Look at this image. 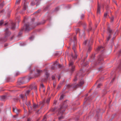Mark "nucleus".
I'll use <instances>...</instances> for the list:
<instances>
[{
    "instance_id": "nucleus-40",
    "label": "nucleus",
    "mask_w": 121,
    "mask_h": 121,
    "mask_svg": "<svg viewBox=\"0 0 121 121\" xmlns=\"http://www.w3.org/2000/svg\"><path fill=\"white\" fill-rule=\"evenodd\" d=\"M20 0H17L16 2V4H18L20 2Z\"/></svg>"
},
{
    "instance_id": "nucleus-45",
    "label": "nucleus",
    "mask_w": 121,
    "mask_h": 121,
    "mask_svg": "<svg viewBox=\"0 0 121 121\" xmlns=\"http://www.w3.org/2000/svg\"><path fill=\"white\" fill-rule=\"evenodd\" d=\"M1 98L2 99H4L5 98H6V96H3L1 97Z\"/></svg>"
},
{
    "instance_id": "nucleus-13",
    "label": "nucleus",
    "mask_w": 121,
    "mask_h": 121,
    "mask_svg": "<svg viewBox=\"0 0 121 121\" xmlns=\"http://www.w3.org/2000/svg\"><path fill=\"white\" fill-rule=\"evenodd\" d=\"M100 7L99 5L98 4L97 11V13L98 14H99L100 13Z\"/></svg>"
},
{
    "instance_id": "nucleus-5",
    "label": "nucleus",
    "mask_w": 121,
    "mask_h": 121,
    "mask_svg": "<svg viewBox=\"0 0 121 121\" xmlns=\"http://www.w3.org/2000/svg\"><path fill=\"white\" fill-rule=\"evenodd\" d=\"M103 61V57L102 55H99L98 57V60L96 63V64H98L101 63Z\"/></svg>"
},
{
    "instance_id": "nucleus-60",
    "label": "nucleus",
    "mask_w": 121,
    "mask_h": 121,
    "mask_svg": "<svg viewBox=\"0 0 121 121\" xmlns=\"http://www.w3.org/2000/svg\"><path fill=\"white\" fill-rule=\"evenodd\" d=\"M59 10V8L57 7L55 9V10L56 11H57Z\"/></svg>"
},
{
    "instance_id": "nucleus-39",
    "label": "nucleus",
    "mask_w": 121,
    "mask_h": 121,
    "mask_svg": "<svg viewBox=\"0 0 121 121\" xmlns=\"http://www.w3.org/2000/svg\"><path fill=\"white\" fill-rule=\"evenodd\" d=\"M41 24V23H35V26H34V27H32V28H33L36 26L38 25H40V24Z\"/></svg>"
},
{
    "instance_id": "nucleus-51",
    "label": "nucleus",
    "mask_w": 121,
    "mask_h": 121,
    "mask_svg": "<svg viewBox=\"0 0 121 121\" xmlns=\"http://www.w3.org/2000/svg\"><path fill=\"white\" fill-rule=\"evenodd\" d=\"M70 44L72 42H73V40H72V38L70 39Z\"/></svg>"
},
{
    "instance_id": "nucleus-58",
    "label": "nucleus",
    "mask_w": 121,
    "mask_h": 121,
    "mask_svg": "<svg viewBox=\"0 0 121 121\" xmlns=\"http://www.w3.org/2000/svg\"><path fill=\"white\" fill-rule=\"evenodd\" d=\"M114 79H115L114 78H113V79L112 80L111 82H112L114 81Z\"/></svg>"
},
{
    "instance_id": "nucleus-57",
    "label": "nucleus",
    "mask_w": 121,
    "mask_h": 121,
    "mask_svg": "<svg viewBox=\"0 0 121 121\" xmlns=\"http://www.w3.org/2000/svg\"><path fill=\"white\" fill-rule=\"evenodd\" d=\"M61 87V86H58L57 89H59L60 87Z\"/></svg>"
},
{
    "instance_id": "nucleus-2",
    "label": "nucleus",
    "mask_w": 121,
    "mask_h": 121,
    "mask_svg": "<svg viewBox=\"0 0 121 121\" xmlns=\"http://www.w3.org/2000/svg\"><path fill=\"white\" fill-rule=\"evenodd\" d=\"M84 82L85 81L84 80L82 79L76 85L69 84V91H73L75 88L81 86L84 83Z\"/></svg>"
},
{
    "instance_id": "nucleus-11",
    "label": "nucleus",
    "mask_w": 121,
    "mask_h": 121,
    "mask_svg": "<svg viewBox=\"0 0 121 121\" xmlns=\"http://www.w3.org/2000/svg\"><path fill=\"white\" fill-rule=\"evenodd\" d=\"M20 98L23 100H25L27 99V96H25V95L22 94L20 95Z\"/></svg>"
},
{
    "instance_id": "nucleus-30",
    "label": "nucleus",
    "mask_w": 121,
    "mask_h": 121,
    "mask_svg": "<svg viewBox=\"0 0 121 121\" xmlns=\"http://www.w3.org/2000/svg\"><path fill=\"white\" fill-rule=\"evenodd\" d=\"M50 98H47L46 101V103L47 104H49V103Z\"/></svg>"
},
{
    "instance_id": "nucleus-28",
    "label": "nucleus",
    "mask_w": 121,
    "mask_h": 121,
    "mask_svg": "<svg viewBox=\"0 0 121 121\" xmlns=\"http://www.w3.org/2000/svg\"><path fill=\"white\" fill-rule=\"evenodd\" d=\"M85 17V15L84 14H82L80 16V18L81 20L83 19Z\"/></svg>"
},
{
    "instance_id": "nucleus-7",
    "label": "nucleus",
    "mask_w": 121,
    "mask_h": 121,
    "mask_svg": "<svg viewBox=\"0 0 121 121\" xmlns=\"http://www.w3.org/2000/svg\"><path fill=\"white\" fill-rule=\"evenodd\" d=\"M93 42L92 39H91L89 40H86L83 43V44L86 45V43H88L89 45L91 44Z\"/></svg>"
},
{
    "instance_id": "nucleus-24",
    "label": "nucleus",
    "mask_w": 121,
    "mask_h": 121,
    "mask_svg": "<svg viewBox=\"0 0 121 121\" xmlns=\"http://www.w3.org/2000/svg\"><path fill=\"white\" fill-rule=\"evenodd\" d=\"M15 24L13 23H12V29L14 30L15 28Z\"/></svg>"
},
{
    "instance_id": "nucleus-55",
    "label": "nucleus",
    "mask_w": 121,
    "mask_h": 121,
    "mask_svg": "<svg viewBox=\"0 0 121 121\" xmlns=\"http://www.w3.org/2000/svg\"><path fill=\"white\" fill-rule=\"evenodd\" d=\"M26 8V6L25 5H24V10H25Z\"/></svg>"
},
{
    "instance_id": "nucleus-37",
    "label": "nucleus",
    "mask_w": 121,
    "mask_h": 121,
    "mask_svg": "<svg viewBox=\"0 0 121 121\" xmlns=\"http://www.w3.org/2000/svg\"><path fill=\"white\" fill-rule=\"evenodd\" d=\"M64 95H61L60 98L59 99V100H61L62 99H63L64 98Z\"/></svg>"
},
{
    "instance_id": "nucleus-34",
    "label": "nucleus",
    "mask_w": 121,
    "mask_h": 121,
    "mask_svg": "<svg viewBox=\"0 0 121 121\" xmlns=\"http://www.w3.org/2000/svg\"><path fill=\"white\" fill-rule=\"evenodd\" d=\"M78 74L75 76V77L74 78V79L73 80L75 82H76L77 81V78H78Z\"/></svg>"
},
{
    "instance_id": "nucleus-63",
    "label": "nucleus",
    "mask_w": 121,
    "mask_h": 121,
    "mask_svg": "<svg viewBox=\"0 0 121 121\" xmlns=\"http://www.w3.org/2000/svg\"><path fill=\"white\" fill-rule=\"evenodd\" d=\"M113 1L114 2V3H115L117 5V4L116 3V1H115L114 0H113Z\"/></svg>"
},
{
    "instance_id": "nucleus-52",
    "label": "nucleus",
    "mask_w": 121,
    "mask_h": 121,
    "mask_svg": "<svg viewBox=\"0 0 121 121\" xmlns=\"http://www.w3.org/2000/svg\"><path fill=\"white\" fill-rule=\"evenodd\" d=\"M40 11V9H39V10H38L36 12H35V13H39V11Z\"/></svg>"
},
{
    "instance_id": "nucleus-25",
    "label": "nucleus",
    "mask_w": 121,
    "mask_h": 121,
    "mask_svg": "<svg viewBox=\"0 0 121 121\" xmlns=\"http://www.w3.org/2000/svg\"><path fill=\"white\" fill-rule=\"evenodd\" d=\"M64 110H62V107H61L59 109V113H62L63 112V111Z\"/></svg>"
},
{
    "instance_id": "nucleus-35",
    "label": "nucleus",
    "mask_w": 121,
    "mask_h": 121,
    "mask_svg": "<svg viewBox=\"0 0 121 121\" xmlns=\"http://www.w3.org/2000/svg\"><path fill=\"white\" fill-rule=\"evenodd\" d=\"M45 74H46V77H47V78H46V80H47V79L48 78V77L49 75V74L47 72H46V73Z\"/></svg>"
},
{
    "instance_id": "nucleus-23",
    "label": "nucleus",
    "mask_w": 121,
    "mask_h": 121,
    "mask_svg": "<svg viewBox=\"0 0 121 121\" xmlns=\"http://www.w3.org/2000/svg\"><path fill=\"white\" fill-rule=\"evenodd\" d=\"M111 34H109L108 36L107 37L106 40L107 41H109L111 37Z\"/></svg>"
},
{
    "instance_id": "nucleus-27",
    "label": "nucleus",
    "mask_w": 121,
    "mask_h": 121,
    "mask_svg": "<svg viewBox=\"0 0 121 121\" xmlns=\"http://www.w3.org/2000/svg\"><path fill=\"white\" fill-rule=\"evenodd\" d=\"M119 65L118 67V68L121 69V60H120L119 61Z\"/></svg>"
},
{
    "instance_id": "nucleus-31",
    "label": "nucleus",
    "mask_w": 121,
    "mask_h": 121,
    "mask_svg": "<svg viewBox=\"0 0 121 121\" xmlns=\"http://www.w3.org/2000/svg\"><path fill=\"white\" fill-rule=\"evenodd\" d=\"M45 101L44 100H43L42 102H40V104H42V107L43 106V105L45 103Z\"/></svg>"
},
{
    "instance_id": "nucleus-10",
    "label": "nucleus",
    "mask_w": 121,
    "mask_h": 121,
    "mask_svg": "<svg viewBox=\"0 0 121 121\" xmlns=\"http://www.w3.org/2000/svg\"><path fill=\"white\" fill-rule=\"evenodd\" d=\"M11 34V32L8 30V29H7L6 30L5 35V36L6 37H7L9 36Z\"/></svg>"
},
{
    "instance_id": "nucleus-56",
    "label": "nucleus",
    "mask_w": 121,
    "mask_h": 121,
    "mask_svg": "<svg viewBox=\"0 0 121 121\" xmlns=\"http://www.w3.org/2000/svg\"><path fill=\"white\" fill-rule=\"evenodd\" d=\"M52 78L53 80H54L55 79V77L54 76H52Z\"/></svg>"
},
{
    "instance_id": "nucleus-20",
    "label": "nucleus",
    "mask_w": 121,
    "mask_h": 121,
    "mask_svg": "<svg viewBox=\"0 0 121 121\" xmlns=\"http://www.w3.org/2000/svg\"><path fill=\"white\" fill-rule=\"evenodd\" d=\"M57 62L56 61L53 64V65H52V69H54L55 68V66L56 65V64L57 63Z\"/></svg>"
},
{
    "instance_id": "nucleus-14",
    "label": "nucleus",
    "mask_w": 121,
    "mask_h": 121,
    "mask_svg": "<svg viewBox=\"0 0 121 121\" xmlns=\"http://www.w3.org/2000/svg\"><path fill=\"white\" fill-rule=\"evenodd\" d=\"M107 31L108 33H110L109 34H111V35L114 32V31L112 30L109 27H108V28Z\"/></svg>"
},
{
    "instance_id": "nucleus-49",
    "label": "nucleus",
    "mask_w": 121,
    "mask_h": 121,
    "mask_svg": "<svg viewBox=\"0 0 121 121\" xmlns=\"http://www.w3.org/2000/svg\"><path fill=\"white\" fill-rule=\"evenodd\" d=\"M114 17H112L110 18V19L111 20V21L112 22L113 20H114Z\"/></svg>"
},
{
    "instance_id": "nucleus-15",
    "label": "nucleus",
    "mask_w": 121,
    "mask_h": 121,
    "mask_svg": "<svg viewBox=\"0 0 121 121\" xmlns=\"http://www.w3.org/2000/svg\"><path fill=\"white\" fill-rule=\"evenodd\" d=\"M41 72V70H37V73L35 74V76L36 77L38 76L39 75L40 73Z\"/></svg>"
},
{
    "instance_id": "nucleus-32",
    "label": "nucleus",
    "mask_w": 121,
    "mask_h": 121,
    "mask_svg": "<svg viewBox=\"0 0 121 121\" xmlns=\"http://www.w3.org/2000/svg\"><path fill=\"white\" fill-rule=\"evenodd\" d=\"M4 5V3H1L0 4V9L2 8L3 6Z\"/></svg>"
},
{
    "instance_id": "nucleus-33",
    "label": "nucleus",
    "mask_w": 121,
    "mask_h": 121,
    "mask_svg": "<svg viewBox=\"0 0 121 121\" xmlns=\"http://www.w3.org/2000/svg\"><path fill=\"white\" fill-rule=\"evenodd\" d=\"M102 84L101 83H99L97 86V88H99L102 86Z\"/></svg>"
},
{
    "instance_id": "nucleus-38",
    "label": "nucleus",
    "mask_w": 121,
    "mask_h": 121,
    "mask_svg": "<svg viewBox=\"0 0 121 121\" xmlns=\"http://www.w3.org/2000/svg\"><path fill=\"white\" fill-rule=\"evenodd\" d=\"M91 49H92L91 47V46H89L88 49V52H90L91 51Z\"/></svg>"
},
{
    "instance_id": "nucleus-18",
    "label": "nucleus",
    "mask_w": 121,
    "mask_h": 121,
    "mask_svg": "<svg viewBox=\"0 0 121 121\" xmlns=\"http://www.w3.org/2000/svg\"><path fill=\"white\" fill-rule=\"evenodd\" d=\"M58 120L60 121L61 120L64 119V116H63L62 115L60 116H59L58 115Z\"/></svg>"
},
{
    "instance_id": "nucleus-3",
    "label": "nucleus",
    "mask_w": 121,
    "mask_h": 121,
    "mask_svg": "<svg viewBox=\"0 0 121 121\" xmlns=\"http://www.w3.org/2000/svg\"><path fill=\"white\" fill-rule=\"evenodd\" d=\"M28 24H26L23 27V28L22 29V30H24L25 31H27L31 29Z\"/></svg>"
},
{
    "instance_id": "nucleus-1",
    "label": "nucleus",
    "mask_w": 121,
    "mask_h": 121,
    "mask_svg": "<svg viewBox=\"0 0 121 121\" xmlns=\"http://www.w3.org/2000/svg\"><path fill=\"white\" fill-rule=\"evenodd\" d=\"M73 41L74 44L73 46L72 49L73 50L75 53L74 56H73V53L71 54V57H70V60L69 63V73H70V75H72L74 71L75 66L74 65V63L75 60L77 58V55L76 54V46L77 44V40L76 36L74 35L73 37Z\"/></svg>"
},
{
    "instance_id": "nucleus-12",
    "label": "nucleus",
    "mask_w": 121,
    "mask_h": 121,
    "mask_svg": "<svg viewBox=\"0 0 121 121\" xmlns=\"http://www.w3.org/2000/svg\"><path fill=\"white\" fill-rule=\"evenodd\" d=\"M86 58H85L84 59L82 60L81 62V64L82 65L85 66L88 63V62L87 61L85 62V59H86Z\"/></svg>"
},
{
    "instance_id": "nucleus-9",
    "label": "nucleus",
    "mask_w": 121,
    "mask_h": 121,
    "mask_svg": "<svg viewBox=\"0 0 121 121\" xmlns=\"http://www.w3.org/2000/svg\"><path fill=\"white\" fill-rule=\"evenodd\" d=\"M13 111L14 112L17 113H21V110L17 109L15 107L13 108Z\"/></svg>"
},
{
    "instance_id": "nucleus-64",
    "label": "nucleus",
    "mask_w": 121,
    "mask_h": 121,
    "mask_svg": "<svg viewBox=\"0 0 121 121\" xmlns=\"http://www.w3.org/2000/svg\"><path fill=\"white\" fill-rule=\"evenodd\" d=\"M60 76H59L58 78V80H59L60 79Z\"/></svg>"
},
{
    "instance_id": "nucleus-53",
    "label": "nucleus",
    "mask_w": 121,
    "mask_h": 121,
    "mask_svg": "<svg viewBox=\"0 0 121 121\" xmlns=\"http://www.w3.org/2000/svg\"><path fill=\"white\" fill-rule=\"evenodd\" d=\"M57 101L55 100L54 101V102L53 104H55V105H56L57 103Z\"/></svg>"
},
{
    "instance_id": "nucleus-44",
    "label": "nucleus",
    "mask_w": 121,
    "mask_h": 121,
    "mask_svg": "<svg viewBox=\"0 0 121 121\" xmlns=\"http://www.w3.org/2000/svg\"><path fill=\"white\" fill-rule=\"evenodd\" d=\"M48 8V6H47L46 7H44L43 9L45 11L46 9H47Z\"/></svg>"
},
{
    "instance_id": "nucleus-29",
    "label": "nucleus",
    "mask_w": 121,
    "mask_h": 121,
    "mask_svg": "<svg viewBox=\"0 0 121 121\" xmlns=\"http://www.w3.org/2000/svg\"><path fill=\"white\" fill-rule=\"evenodd\" d=\"M47 117V115H45L43 118V120H42V121H46V118Z\"/></svg>"
},
{
    "instance_id": "nucleus-8",
    "label": "nucleus",
    "mask_w": 121,
    "mask_h": 121,
    "mask_svg": "<svg viewBox=\"0 0 121 121\" xmlns=\"http://www.w3.org/2000/svg\"><path fill=\"white\" fill-rule=\"evenodd\" d=\"M81 25L83 26L84 29H85L86 25L85 22H82L81 21H80L77 24V26H80Z\"/></svg>"
},
{
    "instance_id": "nucleus-19",
    "label": "nucleus",
    "mask_w": 121,
    "mask_h": 121,
    "mask_svg": "<svg viewBox=\"0 0 121 121\" xmlns=\"http://www.w3.org/2000/svg\"><path fill=\"white\" fill-rule=\"evenodd\" d=\"M90 97L91 96L89 97L87 99L86 98H85V100H86V101L84 102V104L85 103L87 100H88L89 101H90L92 99V98H90Z\"/></svg>"
},
{
    "instance_id": "nucleus-43",
    "label": "nucleus",
    "mask_w": 121,
    "mask_h": 121,
    "mask_svg": "<svg viewBox=\"0 0 121 121\" xmlns=\"http://www.w3.org/2000/svg\"><path fill=\"white\" fill-rule=\"evenodd\" d=\"M37 89V87L36 86H35L33 87L32 89H34L36 91V90Z\"/></svg>"
},
{
    "instance_id": "nucleus-6",
    "label": "nucleus",
    "mask_w": 121,
    "mask_h": 121,
    "mask_svg": "<svg viewBox=\"0 0 121 121\" xmlns=\"http://www.w3.org/2000/svg\"><path fill=\"white\" fill-rule=\"evenodd\" d=\"M27 77L24 78L20 79L19 81V83L20 84H23L26 82L25 81L27 80Z\"/></svg>"
},
{
    "instance_id": "nucleus-41",
    "label": "nucleus",
    "mask_w": 121,
    "mask_h": 121,
    "mask_svg": "<svg viewBox=\"0 0 121 121\" xmlns=\"http://www.w3.org/2000/svg\"><path fill=\"white\" fill-rule=\"evenodd\" d=\"M4 23V21L3 20H1L0 21V26H1Z\"/></svg>"
},
{
    "instance_id": "nucleus-17",
    "label": "nucleus",
    "mask_w": 121,
    "mask_h": 121,
    "mask_svg": "<svg viewBox=\"0 0 121 121\" xmlns=\"http://www.w3.org/2000/svg\"><path fill=\"white\" fill-rule=\"evenodd\" d=\"M32 109H35L39 107V106L35 104H33V107H32Z\"/></svg>"
},
{
    "instance_id": "nucleus-4",
    "label": "nucleus",
    "mask_w": 121,
    "mask_h": 121,
    "mask_svg": "<svg viewBox=\"0 0 121 121\" xmlns=\"http://www.w3.org/2000/svg\"><path fill=\"white\" fill-rule=\"evenodd\" d=\"M25 103L27 106L29 110H30L32 109V106H31L30 104V100H26Z\"/></svg>"
},
{
    "instance_id": "nucleus-54",
    "label": "nucleus",
    "mask_w": 121,
    "mask_h": 121,
    "mask_svg": "<svg viewBox=\"0 0 121 121\" xmlns=\"http://www.w3.org/2000/svg\"><path fill=\"white\" fill-rule=\"evenodd\" d=\"M104 79V78L103 77H101L100 79V81H101L102 80H103Z\"/></svg>"
},
{
    "instance_id": "nucleus-21",
    "label": "nucleus",
    "mask_w": 121,
    "mask_h": 121,
    "mask_svg": "<svg viewBox=\"0 0 121 121\" xmlns=\"http://www.w3.org/2000/svg\"><path fill=\"white\" fill-rule=\"evenodd\" d=\"M40 88L42 89L43 90V91L44 92L45 91V90L44 88V86L43 84H42L41 85Z\"/></svg>"
},
{
    "instance_id": "nucleus-62",
    "label": "nucleus",
    "mask_w": 121,
    "mask_h": 121,
    "mask_svg": "<svg viewBox=\"0 0 121 121\" xmlns=\"http://www.w3.org/2000/svg\"><path fill=\"white\" fill-rule=\"evenodd\" d=\"M121 53V49L119 51V55Z\"/></svg>"
},
{
    "instance_id": "nucleus-22",
    "label": "nucleus",
    "mask_w": 121,
    "mask_h": 121,
    "mask_svg": "<svg viewBox=\"0 0 121 121\" xmlns=\"http://www.w3.org/2000/svg\"><path fill=\"white\" fill-rule=\"evenodd\" d=\"M30 91L29 90H28L25 93V96H27V95H28L29 94Z\"/></svg>"
},
{
    "instance_id": "nucleus-48",
    "label": "nucleus",
    "mask_w": 121,
    "mask_h": 121,
    "mask_svg": "<svg viewBox=\"0 0 121 121\" xmlns=\"http://www.w3.org/2000/svg\"><path fill=\"white\" fill-rule=\"evenodd\" d=\"M102 48V47H98V48L97 49V50L98 51H99L100 50V49L101 48Z\"/></svg>"
},
{
    "instance_id": "nucleus-59",
    "label": "nucleus",
    "mask_w": 121,
    "mask_h": 121,
    "mask_svg": "<svg viewBox=\"0 0 121 121\" xmlns=\"http://www.w3.org/2000/svg\"><path fill=\"white\" fill-rule=\"evenodd\" d=\"M31 120L30 119L28 118L27 119V121H31Z\"/></svg>"
},
{
    "instance_id": "nucleus-42",
    "label": "nucleus",
    "mask_w": 121,
    "mask_h": 121,
    "mask_svg": "<svg viewBox=\"0 0 121 121\" xmlns=\"http://www.w3.org/2000/svg\"><path fill=\"white\" fill-rule=\"evenodd\" d=\"M107 15L108 13H105L104 15V17L105 18H106Z\"/></svg>"
},
{
    "instance_id": "nucleus-26",
    "label": "nucleus",
    "mask_w": 121,
    "mask_h": 121,
    "mask_svg": "<svg viewBox=\"0 0 121 121\" xmlns=\"http://www.w3.org/2000/svg\"><path fill=\"white\" fill-rule=\"evenodd\" d=\"M18 114H16V115H14L12 117L13 119L14 120L16 119L18 116Z\"/></svg>"
},
{
    "instance_id": "nucleus-61",
    "label": "nucleus",
    "mask_w": 121,
    "mask_h": 121,
    "mask_svg": "<svg viewBox=\"0 0 121 121\" xmlns=\"http://www.w3.org/2000/svg\"><path fill=\"white\" fill-rule=\"evenodd\" d=\"M58 66L60 68L61 67V65H58Z\"/></svg>"
},
{
    "instance_id": "nucleus-47",
    "label": "nucleus",
    "mask_w": 121,
    "mask_h": 121,
    "mask_svg": "<svg viewBox=\"0 0 121 121\" xmlns=\"http://www.w3.org/2000/svg\"><path fill=\"white\" fill-rule=\"evenodd\" d=\"M55 108H52L51 109V111L52 112H53L55 111Z\"/></svg>"
},
{
    "instance_id": "nucleus-36",
    "label": "nucleus",
    "mask_w": 121,
    "mask_h": 121,
    "mask_svg": "<svg viewBox=\"0 0 121 121\" xmlns=\"http://www.w3.org/2000/svg\"><path fill=\"white\" fill-rule=\"evenodd\" d=\"M92 29V27L90 25L89 29L88 30H87V31L89 32V31H91Z\"/></svg>"
},
{
    "instance_id": "nucleus-16",
    "label": "nucleus",
    "mask_w": 121,
    "mask_h": 121,
    "mask_svg": "<svg viewBox=\"0 0 121 121\" xmlns=\"http://www.w3.org/2000/svg\"><path fill=\"white\" fill-rule=\"evenodd\" d=\"M5 113H10L11 112L10 111V107L7 108L6 111Z\"/></svg>"
},
{
    "instance_id": "nucleus-50",
    "label": "nucleus",
    "mask_w": 121,
    "mask_h": 121,
    "mask_svg": "<svg viewBox=\"0 0 121 121\" xmlns=\"http://www.w3.org/2000/svg\"><path fill=\"white\" fill-rule=\"evenodd\" d=\"M95 56V55H92L91 57V59H93V58H94Z\"/></svg>"
},
{
    "instance_id": "nucleus-46",
    "label": "nucleus",
    "mask_w": 121,
    "mask_h": 121,
    "mask_svg": "<svg viewBox=\"0 0 121 121\" xmlns=\"http://www.w3.org/2000/svg\"><path fill=\"white\" fill-rule=\"evenodd\" d=\"M76 30L77 33L79 32L80 31V29L78 28Z\"/></svg>"
}]
</instances>
